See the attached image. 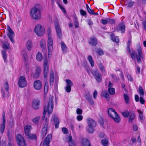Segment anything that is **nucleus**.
Segmentation results:
<instances>
[{"instance_id":"1","label":"nucleus","mask_w":146,"mask_h":146,"mask_svg":"<svg viewBox=\"0 0 146 146\" xmlns=\"http://www.w3.org/2000/svg\"><path fill=\"white\" fill-rule=\"evenodd\" d=\"M53 97L50 96L49 97V101L45 104L44 106V111L42 119L43 120L45 119L46 117V118L45 119L46 124L42 128L41 133V136L42 137H44L47 133L48 122V119L49 117V115L52 113L53 110Z\"/></svg>"},{"instance_id":"2","label":"nucleus","mask_w":146,"mask_h":146,"mask_svg":"<svg viewBox=\"0 0 146 146\" xmlns=\"http://www.w3.org/2000/svg\"><path fill=\"white\" fill-rule=\"evenodd\" d=\"M131 43V40H129L127 44V51L130 53L132 58L134 60L135 59V57L137 58V62L138 63H140L141 62V59L143 58V56L140 49H139L137 50L138 54H136L135 53L134 51H132V53H130V50L129 48L130 46Z\"/></svg>"},{"instance_id":"3","label":"nucleus","mask_w":146,"mask_h":146,"mask_svg":"<svg viewBox=\"0 0 146 146\" xmlns=\"http://www.w3.org/2000/svg\"><path fill=\"white\" fill-rule=\"evenodd\" d=\"M41 6L39 4H36L30 12L31 17L34 19L38 20L41 17Z\"/></svg>"},{"instance_id":"4","label":"nucleus","mask_w":146,"mask_h":146,"mask_svg":"<svg viewBox=\"0 0 146 146\" xmlns=\"http://www.w3.org/2000/svg\"><path fill=\"white\" fill-rule=\"evenodd\" d=\"M88 126L86 128L87 131L89 133H92L94 130V128L96 126V123L95 121L90 118H88L86 119Z\"/></svg>"},{"instance_id":"5","label":"nucleus","mask_w":146,"mask_h":146,"mask_svg":"<svg viewBox=\"0 0 146 146\" xmlns=\"http://www.w3.org/2000/svg\"><path fill=\"white\" fill-rule=\"evenodd\" d=\"M108 113L113 120L116 123H119L121 120L120 116L115 110L112 108H109L108 111Z\"/></svg>"},{"instance_id":"6","label":"nucleus","mask_w":146,"mask_h":146,"mask_svg":"<svg viewBox=\"0 0 146 146\" xmlns=\"http://www.w3.org/2000/svg\"><path fill=\"white\" fill-rule=\"evenodd\" d=\"M34 31L36 35L39 36L44 35L45 32L44 27L40 24L36 25L35 26Z\"/></svg>"},{"instance_id":"7","label":"nucleus","mask_w":146,"mask_h":146,"mask_svg":"<svg viewBox=\"0 0 146 146\" xmlns=\"http://www.w3.org/2000/svg\"><path fill=\"white\" fill-rule=\"evenodd\" d=\"M47 43L48 51V57H50L51 56L52 52L53 50V40L51 36L48 37Z\"/></svg>"},{"instance_id":"8","label":"nucleus","mask_w":146,"mask_h":146,"mask_svg":"<svg viewBox=\"0 0 146 146\" xmlns=\"http://www.w3.org/2000/svg\"><path fill=\"white\" fill-rule=\"evenodd\" d=\"M49 64V61H48L46 59H45L43 64V72L44 76L45 78L47 76L48 74Z\"/></svg>"},{"instance_id":"9","label":"nucleus","mask_w":146,"mask_h":146,"mask_svg":"<svg viewBox=\"0 0 146 146\" xmlns=\"http://www.w3.org/2000/svg\"><path fill=\"white\" fill-rule=\"evenodd\" d=\"M27 84L25 77L24 76H20L18 82L19 86L21 88L24 87L27 85Z\"/></svg>"},{"instance_id":"10","label":"nucleus","mask_w":146,"mask_h":146,"mask_svg":"<svg viewBox=\"0 0 146 146\" xmlns=\"http://www.w3.org/2000/svg\"><path fill=\"white\" fill-rule=\"evenodd\" d=\"M16 139L17 144L19 146H25V139L21 135H18L16 136Z\"/></svg>"},{"instance_id":"11","label":"nucleus","mask_w":146,"mask_h":146,"mask_svg":"<svg viewBox=\"0 0 146 146\" xmlns=\"http://www.w3.org/2000/svg\"><path fill=\"white\" fill-rule=\"evenodd\" d=\"M92 74L98 82H100L101 81L102 78V76L98 70H96L93 71L92 72Z\"/></svg>"},{"instance_id":"12","label":"nucleus","mask_w":146,"mask_h":146,"mask_svg":"<svg viewBox=\"0 0 146 146\" xmlns=\"http://www.w3.org/2000/svg\"><path fill=\"white\" fill-rule=\"evenodd\" d=\"M7 30L8 31L7 33V35L8 36L10 40L13 43L14 42V40L13 39V38L15 36V34L14 32L9 26H7Z\"/></svg>"},{"instance_id":"13","label":"nucleus","mask_w":146,"mask_h":146,"mask_svg":"<svg viewBox=\"0 0 146 146\" xmlns=\"http://www.w3.org/2000/svg\"><path fill=\"white\" fill-rule=\"evenodd\" d=\"M55 26L58 38L61 39L62 37L61 30L59 24L58 22L55 23Z\"/></svg>"},{"instance_id":"14","label":"nucleus","mask_w":146,"mask_h":146,"mask_svg":"<svg viewBox=\"0 0 146 146\" xmlns=\"http://www.w3.org/2000/svg\"><path fill=\"white\" fill-rule=\"evenodd\" d=\"M52 139V135L51 134L48 135L44 140L43 146H49V144Z\"/></svg>"},{"instance_id":"15","label":"nucleus","mask_w":146,"mask_h":146,"mask_svg":"<svg viewBox=\"0 0 146 146\" xmlns=\"http://www.w3.org/2000/svg\"><path fill=\"white\" fill-rule=\"evenodd\" d=\"M40 102L39 100L38 99L34 100L32 103V107L35 109H37L39 108Z\"/></svg>"},{"instance_id":"16","label":"nucleus","mask_w":146,"mask_h":146,"mask_svg":"<svg viewBox=\"0 0 146 146\" xmlns=\"http://www.w3.org/2000/svg\"><path fill=\"white\" fill-rule=\"evenodd\" d=\"M34 88L37 90H40L42 87V83L40 80H36L34 82L33 84Z\"/></svg>"},{"instance_id":"17","label":"nucleus","mask_w":146,"mask_h":146,"mask_svg":"<svg viewBox=\"0 0 146 146\" xmlns=\"http://www.w3.org/2000/svg\"><path fill=\"white\" fill-rule=\"evenodd\" d=\"M4 87L5 89L6 90L7 92L5 94L3 90H2V92L3 93V97L4 98L8 97V94L9 93V86L7 82H6L4 85Z\"/></svg>"},{"instance_id":"18","label":"nucleus","mask_w":146,"mask_h":146,"mask_svg":"<svg viewBox=\"0 0 146 146\" xmlns=\"http://www.w3.org/2000/svg\"><path fill=\"white\" fill-rule=\"evenodd\" d=\"M118 31H120L121 33H124L125 31V27L123 23H121L119 25L117 28Z\"/></svg>"},{"instance_id":"19","label":"nucleus","mask_w":146,"mask_h":146,"mask_svg":"<svg viewBox=\"0 0 146 146\" xmlns=\"http://www.w3.org/2000/svg\"><path fill=\"white\" fill-rule=\"evenodd\" d=\"M66 141L69 143V146H75V143L72 140V137L71 136H66Z\"/></svg>"},{"instance_id":"20","label":"nucleus","mask_w":146,"mask_h":146,"mask_svg":"<svg viewBox=\"0 0 146 146\" xmlns=\"http://www.w3.org/2000/svg\"><path fill=\"white\" fill-rule=\"evenodd\" d=\"M31 129V126L29 125H26L25 127V132L26 135H29V134L30 133V131Z\"/></svg>"},{"instance_id":"21","label":"nucleus","mask_w":146,"mask_h":146,"mask_svg":"<svg viewBox=\"0 0 146 146\" xmlns=\"http://www.w3.org/2000/svg\"><path fill=\"white\" fill-rule=\"evenodd\" d=\"M89 43L92 46H95L98 43L96 38L94 36H93L90 38Z\"/></svg>"},{"instance_id":"22","label":"nucleus","mask_w":146,"mask_h":146,"mask_svg":"<svg viewBox=\"0 0 146 146\" xmlns=\"http://www.w3.org/2000/svg\"><path fill=\"white\" fill-rule=\"evenodd\" d=\"M53 120V121L55 123V127L56 128H58L59 125V121L57 116L54 115L53 116L52 120Z\"/></svg>"},{"instance_id":"23","label":"nucleus","mask_w":146,"mask_h":146,"mask_svg":"<svg viewBox=\"0 0 146 146\" xmlns=\"http://www.w3.org/2000/svg\"><path fill=\"white\" fill-rule=\"evenodd\" d=\"M33 44L32 41L31 40H29L26 43V47L27 50L29 51L31 50L33 47Z\"/></svg>"},{"instance_id":"24","label":"nucleus","mask_w":146,"mask_h":146,"mask_svg":"<svg viewBox=\"0 0 146 146\" xmlns=\"http://www.w3.org/2000/svg\"><path fill=\"white\" fill-rule=\"evenodd\" d=\"M54 80V74L52 71H51L50 73V85H53V82Z\"/></svg>"},{"instance_id":"25","label":"nucleus","mask_w":146,"mask_h":146,"mask_svg":"<svg viewBox=\"0 0 146 146\" xmlns=\"http://www.w3.org/2000/svg\"><path fill=\"white\" fill-rule=\"evenodd\" d=\"M85 98L90 104L93 105L94 104V102L92 99V96L89 94H88L86 95Z\"/></svg>"},{"instance_id":"26","label":"nucleus","mask_w":146,"mask_h":146,"mask_svg":"<svg viewBox=\"0 0 146 146\" xmlns=\"http://www.w3.org/2000/svg\"><path fill=\"white\" fill-rule=\"evenodd\" d=\"M1 54L3 58L4 62L5 63H7V55L6 51L4 50H2L1 52Z\"/></svg>"},{"instance_id":"27","label":"nucleus","mask_w":146,"mask_h":146,"mask_svg":"<svg viewBox=\"0 0 146 146\" xmlns=\"http://www.w3.org/2000/svg\"><path fill=\"white\" fill-rule=\"evenodd\" d=\"M82 146H91L89 141L86 139L82 140Z\"/></svg>"},{"instance_id":"28","label":"nucleus","mask_w":146,"mask_h":146,"mask_svg":"<svg viewBox=\"0 0 146 146\" xmlns=\"http://www.w3.org/2000/svg\"><path fill=\"white\" fill-rule=\"evenodd\" d=\"M87 59L90 64L92 67H93L94 66V63L92 57L91 55H88L87 58Z\"/></svg>"},{"instance_id":"29","label":"nucleus","mask_w":146,"mask_h":146,"mask_svg":"<svg viewBox=\"0 0 146 146\" xmlns=\"http://www.w3.org/2000/svg\"><path fill=\"white\" fill-rule=\"evenodd\" d=\"M101 96L105 97L107 101H109L110 100L109 95L107 92L106 91H102V92Z\"/></svg>"},{"instance_id":"30","label":"nucleus","mask_w":146,"mask_h":146,"mask_svg":"<svg viewBox=\"0 0 146 146\" xmlns=\"http://www.w3.org/2000/svg\"><path fill=\"white\" fill-rule=\"evenodd\" d=\"M40 47L44 49L46 47V41L44 39H42L40 41Z\"/></svg>"},{"instance_id":"31","label":"nucleus","mask_w":146,"mask_h":146,"mask_svg":"<svg viewBox=\"0 0 146 146\" xmlns=\"http://www.w3.org/2000/svg\"><path fill=\"white\" fill-rule=\"evenodd\" d=\"M86 7L88 13L90 14L95 15H98L97 13L95 12L93 10L90 8L89 6L87 4H86Z\"/></svg>"},{"instance_id":"32","label":"nucleus","mask_w":146,"mask_h":146,"mask_svg":"<svg viewBox=\"0 0 146 146\" xmlns=\"http://www.w3.org/2000/svg\"><path fill=\"white\" fill-rule=\"evenodd\" d=\"M61 46L62 48V50L63 52L64 53L66 51L67 48L64 43L63 42H61L60 43Z\"/></svg>"},{"instance_id":"33","label":"nucleus","mask_w":146,"mask_h":146,"mask_svg":"<svg viewBox=\"0 0 146 146\" xmlns=\"http://www.w3.org/2000/svg\"><path fill=\"white\" fill-rule=\"evenodd\" d=\"M111 39L113 42H115L116 43H118L119 42V39L118 37H115L113 34H111Z\"/></svg>"},{"instance_id":"34","label":"nucleus","mask_w":146,"mask_h":146,"mask_svg":"<svg viewBox=\"0 0 146 146\" xmlns=\"http://www.w3.org/2000/svg\"><path fill=\"white\" fill-rule=\"evenodd\" d=\"M36 60L39 61H41L42 59V56L41 53L38 52L36 55Z\"/></svg>"},{"instance_id":"35","label":"nucleus","mask_w":146,"mask_h":146,"mask_svg":"<svg viewBox=\"0 0 146 146\" xmlns=\"http://www.w3.org/2000/svg\"><path fill=\"white\" fill-rule=\"evenodd\" d=\"M135 117V114L134 113H131L129 117V121L130 122L132 123L133 120Z\"/></svg>"},{"instance_id":"36","label":"nucleus","mask_w":146,"mask_h":146,"mask_svg":"<svg viewBox=\"0 0 146 146\" xmlns=\"http://www.w3.org/2000/svg\"><path fill=\"white\" fill-rule=\"evenodd\" d=\"M137 111L139 114L140 119L141 121V122L143 121V112L139 110H137Z\"/></svg>"},{"instance_id":"37","label":"nucleus","mask_w":146,"mask_h":146,"mask_svg":"<svg viewBox=\"0 0 146 146\" xmlns=\"http://www.w3.org/2000/svg\"><path fill=\"white\" fill-rule=\"evenodd\" d=\"M95 51L99 55H102L104 54L102 50L100 48L96 49Z\"/></svg>"},{"instance_id":"38","label":"nucleus","mask_w":146,"mask_h":146,"mask_svg":"<svg viewBox=\"0 0 146 146\" xmlns=\"http://www.w3.org/2000/svg\"><path fill=\"white\" fill-rule=\"evenodd\" d=\"M41 71V68L40 67H37L35 73V76L36 77H38L39 74L40 73Z\"/></svg>"},{"instance_id":"39","label":"nucleus","mask_w":146,"mask_h":146,"mask_svg":"<svg viewBox=\"0 0 146 146\" xmlns=\"http://www.w3.org/2000/svg\"><path fill=\"white\" fill-rule=\"evenodd\" d=\"M108 140L107 139H102L101 140L102 144L104 146H107L108 144Z\"/></svg>"},{"instance_id":"40","label":"nucleus","mask_w":146,"mask_h":146,"mask_svg":"<svg viewBox=\"0 0 146 146\" xmlns=\"http://www.w3.org/2000/svg\"><path fill=\"white\" fill-rule=\"evenodd\" d=\"M138 92L139 93L140 96H143L144 94V90L142 87H139Z\"/></svg>"},{"instance_id":"41","label":"nucleus","mask_w":146,"mask_h":146,"mask_svg":"<svg viewBox=\"0 0 146 146\" xmlns=\"http://www.w3.org/2000/svg\"><path fill=\"white\" fill-rule=\"evenodd\" d=\"M40 119V117L37 116L32 119V121L34 123H37Z\"/></svg>"},{"instance_id":"42","label":"nucleus","mask_w":146,"mask_h":146,"mask_svg":"<svg viewBox=\"0 0 146 146\" xmlns=\"http://www.w3.org/2000/svg\"><path fill=\"white\" fill-rule=\"evenodd\" d=\"M123 97L125 100V103L126 104H128L129 103V97L128 96L125 94H124L123 95Z\"/></svg>"},{"instance_id":"43","label":"nucleus","mask_w":146,"mask_h":146,"mask_svg":"<svg viewBox=\"0 0 146 146\" xmlns=\"http://www.w3.org/2000/svg\"><path fill=\"white\" fill-rule=\"evenodd\" d=\"M66 82L67 84V85L70 86H72L73 85V84L72 82L70 80L66 79Z\"/></svg>"},{"instance_id":"44","label":"nucleus","mask_w":146,"mask_h":146,"mask_svg":"<svg viewBox=\"0 0 146 146\" xmlns=\"http://www.w3.org/2000/svg\"><path fill=\"white\" fill-rule=\"evenodd\" d=\"M108 91L110 94L111 95H113L115 94V89L113 88H109Z\"/></svg>"},{"instance_id":"45","label":"nucleus","mask_w":146,"mask_h":146,"mask_svg":"<svg viewBox=\"0 0 146 146\" xmlns=\"http://www.w3.org/2000/svg\"><path fill=\"white\" fill-rule=\"evenodd\" d=\"M27 136H28L29 138L31 139H36V136L35 134H31L30 133L29 134V135Z\"/></svg>"},{"instance_id":"46","label":"nucleus","mask_w":146,"mask_h":146,"mask_svg":"<svg viewBox=\"0 0 146 146\" xmlns=\"http://www.w3.org/2000/svg\"><path fill=\"white\" fill-rule=\"evenodd\" d=\"M10 47V45L8 43H5L3 45V48L5 49H9V48Z\"/></svg>"},{"instance_id":"47","label":"nucleus","mask_w":146,"mask_h":146,"mask_svg":"<svg viewBox=\"0 0 146 146\" xmlns=\"http://www.w3.org/2000/svg\"><path fill=\"white\" fill-rule=\"evenodd\" d=\"M134 3V2L132 1H130L128 2L127 4L125 6L127 8H129L131 7L133 5Z\"/></svg>"},{"instance_id":"48","label":"nucleus","mask_w":146,"mask_h":146,"mask_svg":"<svg viewBox=\"0 0 146 146\" xmlns=\"http://www.w3.org/2000/svg\"><path fill=\"white\" fill-rule=\"evenodd\" d=\"M121 113L125 117H127L129 115V112L128 111L121 112Z\"/></svg>"},{"instance_id":"49","label":"nucleus","mask_w":146,"mask_h":146,"mask_svg":"<svg viewBox=\"0 0 146 146\" xmlns=\"http://www.w3.org/2000/svg\"><path fill=\"white\" fill-rule=\"evenodd\" d=\"M100 70L102 72H105V69L104 67L102 64H100L98 65Z\"/></svg>"},{"instance_id":"50","label":"nucleus","mask_w":146,"mask_h":146,"mask_svg":"<svg viewBox=\"0 0 146 146\" xmlns=\"http://www.w3.org/2000/svg\"><path fill=\"white\" fill-rule=\"evenodd\" d=\"M5 125L4 124H1L0 126V132L1 134H3L4 131Z\"/></svg>"},{"instance_id":"51","label":"nucleus","mask_w":146,"mask_h":146,"mask_svg":"<svg viewBox=\"0 0 146 146\" xmlns=\"http://www.w3.org/2000/svg\"><path fill=\"white\" fill-rule=\"evenodd\" d=\"M48 90V83H46L44 86V92L45 93H47Z\"/></svg>"},{"instance_id":"52","label":"nucleus","mask_w":146,"mask_h":146,"mask_svg":"<svg viewBox=\"0 0 146 146\" xmlns=\"http://www.w3.org/2000/svg\"><path fill=\"white\" fill-rule=\"evenodd\" d=\"M47 32L48 34V37L51 36V29L50 27L48 28L47 30Z\"/></svg>"},{"instance_id":"53","label":"nucleus","mask_w":146,"mask_h":146,"mask_svg":"<svg viewBox=\"0 0 146 146\" xmlns=\"http://www.w3.org/2000/svg\"><path fill=\"white\" fill-rule=\"evenodd\" d=\"M62 131L64 134H67L68 133V129L65 127H64L62 128Z\"/></svg>"},{"instance_id":"54","label":"nucleus","mask_w":146,"mask_h":146,"mask_svg":"<svg viewBox=\"0 0 146 146\" xmlns=\"http://www.w3.org/2000/svg\"><path fill=\"white\" fill-rule=\"evenodd\" d=\"M71 86L66 85L65 88L66 92H70L71 90Z\"/></svg>"},{"instance_id":"55","label":"nucleus","mask_w":146,"mask_h":146,"mask_svg":"<svg viewBox=\"0 0 146 146\" xmlns=\"http://www.w3.org/2000/svg\"><path fill=\"white\" fill-rule=\"evenodd\" d=\"M108 23L111 24H114L115 21L114 19H108Z\"/></svg>"},{"instance_id":"56","label":"nucleus","mask_w":146,"mask_h":146,"mask_svg":"<svg viewBox=\"0 0 146 146\" xmlns=\"http://www.w3.org/2000/svg\"><path fill=\"white\" fill-rule=\"evenodd\" d=\"M83 117L82 115H78L76 117L77 120L78 121H81L82 120Z\"/></svg>"},{"instance_id":"57","label":"nucleus","mask_w":146,"mask_h":146,"mask_svg":"<svg viewBox=\"0 0 146 146\" xmlns=\"http://www.w3.org/2000/svg\"><path fill=\"white\" fill-rule=\"evenodd\" d=\"M102 23L103 25H106L108 23V19H102Z\"/></svg>"},{"instance_id":"58","label":"nucleus","mask_w":146,"mask_h":146,"mask_svg":"<svg viewBox=\"0 0 146 146\" xmlns=\"http://www.w3.org/2000/svg\"><path fill=\"white\" fill-rule=\"evenodd\" d=\"M59 6L60 8V9L62 10V11L64 13H66V11L64 8V7L62 5H61L60 4L59 5Z\"/></svg>"},{"instance_id":"59","label":"nucleus","mask_w":146,"mask_h":146,"mask_svg":"<svg viewBox=\"0 0 146 146\" xmlns=\"http://www.w3.org/2000/svg\"><path fill=\"white\" fill-rule=\"evenodd\" d=\"M143 96H140L139 98V100L141 104H143L145 103V100L143 99Z\"/></svg>"},{"instance_id":"60","label":"nucleus","mask_w":146,"mask_h":146,"mask_svg":"<svg viewBox=\"0 0 146 146\" xmlns=\"http://www.w3.org/2000/svg\"><path fill=\"white\" fill-rule=\"evenodd\" d=\"M80 13L81 15L82 16H85L86 15V12L84 11L81 9L80 11Z\"/></svg>"},{"instance_id":"61","label":"nucleus","mask_w":146,"mask_h":146,"mask_svg":"<svg viewBox=\"0 0 146 146\" xmlns=\"http://www.w3.org/2000/svg\"><path fill=\"white\" fill-rule=\"evenodd\" d=\"M76 113L78 114H81L82 113V110L78 108L76 110Z\"/></svg>"},{"instance_id":"62","label":"nucleus","mask_w":146,"mask_h":146,"mask_svg":"<svg viewBox=\"0 0 146 146\" xmlns=\"http://www.w3.org/2000/svg\"><path fill=\"white\" fill-rule=\"evenodd\" d=\"M98 94V93L96 90H95L93 93V97L94 99H96Z\"/></svg>"},{"instance_id":"63","label":"nucleus","mask_w":146,"mask_h":146,"mask_svg":"<svg viewBox=\"0 0 146 146\" xmlns=\"http://www.w3.org/2000/svg\"><path fill=\"white\" fill-rule=\"evenodd\" d=\"M142 24L143 27L144 29L146 30V21H144L142 22Z\"/></svg>"},{"instance_id":"64","label":"nucleus","mask_w":146,"mask_h":146,"mask_svg":"<svg viewBox=\"0 0 146 146\" xmlns=\"http://www.w3.org/2000/svg\"><path fill=\"white\" fill-rule=\"evenodd\" d=\"M88 24L89 26L92 25L93 23L91 20L88 19Z\"/></svg>"}]
</instances>
